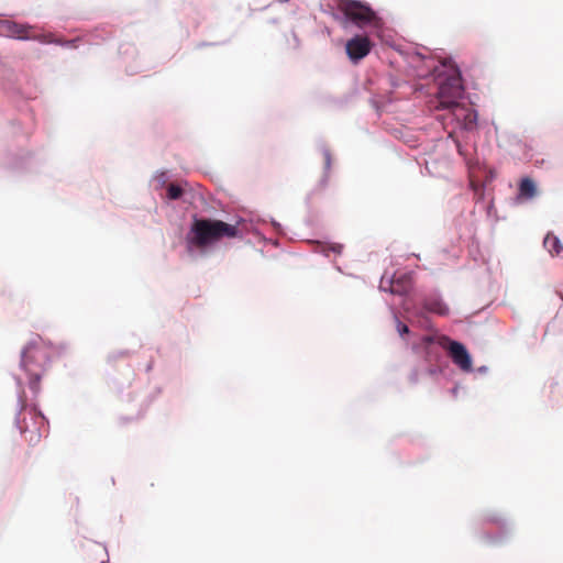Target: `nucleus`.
<instances>
[{
    "mask_svg": "<svg viewBox=\"0 0 563 563\" xmlns=\"http://www.w3.org/2000/svg\"><path fill=\"white\" fill-rule=\"evenodd\" d=\"M457 390H459V387H457V386H455V387L452 389V394H453V396H454V397H456V396H457Z\"/></svg>",
    "mask_w": 563,
    "mask_h": 563,
    "instance_id": "19",
    "label": "nucleus"
},
{
    "mask_svg": "<svg viewBox=\"0 0 563 563\" xmlns=\"http://www.w3.org/2000/svg\"><path fill=\"white\" fill-rule=\"evenodd\" d=\"M423 308L428 312L437 313L439 316H448L450 311L448 305L440 297L434 295L424 298Z\"/></svg>",
    "mask_w": 563,
    "mask_h": 563,
    "instance_id": "9",
    "label": "nucleus"
},
{
    "mask_svg": "<svg viewBox=\"0 0 563 563\" xmlns=\"http://www.w3.org/2000/svg\"><path fill=\"white\" fill-rule=\"evenodd\" d=\"M323 155H324L325 168L329 169L330 165H331V155L328 151H325Z\"/></svg>",
    "mask_w": 563,
    "mask_h": 563,
    "instance_id": "18",
    "label": "nucleus"
},
{
    "mask_svg": "<svg viewBox=\"0 0 563 563\" xmlns=\"http://www.w3.org/2000/svg\"><path fill=\"white\" fill-rule=\"evenodd\" d=\"M452 357L454 364L461 369L468 372L472 369L471 354H449Z\"/></svg>",
    "mask_w": 563,
    "mask_h": 563,
    "instance_id": "13",
    "label": "nucleus"
},
{
    "mask_svg": "<svg viewBox=\"0 0 563 563\" xmlns=\"http://www.w3.org/2000/svg\"><path fill=\"white\" fill-rule=\"evenodd\" d=\"M183 188L177 184H169L167 186V197L170 200L179 199L183 196Z\"/></svg>",
    "mask_w": 563,
    "mask_h": 563,
    "instance_id": "14",
    "label": "nucleus"
},
{
    "mask_svg": "<svg viewBox=\"0 0 563 563\" xmlns=\"http://www.w3.org/2000/svg\"><path fill=\"white\" fill-rule=\"evenodd\" d=\"M372 46L367 36L356 35L346 42L345 48L350 59L358 62L369 54Z\"/></svg>",
    "mask_w": 563,
    "mask_h": 563,
    "instance_id": "6",
    "label": "nucleus"
},
{
    "mask_svg": "<svg viewBox=\"0 0 563 563\" xmlns=\"http://www.w3.org/2000/svg\"><path fill=\"white\" fill-rule=\"evenodd\" d=\"M33 26L10 20L0 21V32L18 40H31Z\"/></svg>",
    "mask_w": 563,
    "mask_h": 563,
    "instance_id": "7",
    "label": "nucleus"
},
{
    "mask_svg": "<svg viewBox=\"0 0 563 563\" xmlns=\"http://www.w3.org/2000/svg\"><path fill=\"white\" fill-rule=\"evenodd\" d=\"M241 236L239 224L227 223L214 219H196L187 234V244L198 251L219 243L223 239Z\"/></svg>",
    "mask_w": 563,
    "mask_h": 563,
    "instance_id": "1",
    "label": "nucleus"
},
{
    "mask_svg": "<svg viewBox=\"0 0 563 563\" xmlns=\"http://www.w3.org/2000/svg\"><path fill=\"white\" fill-rule=\"evenodd\" d=\"M343 247L344 246L340 243H331L328 245V250L336 255H340L343 252Z\"/></svg>",
    "mask_w": 563,
    "mask_h": 563,
    "instance_id": "17",
    "label": "nucleus"
},
{
    "mask_svg": "<svg viewBox=\"0 0 563 563\" xmlns=\"http://www.w3.org/2000/svg\"><path fill=\"white\" fill-rule=\"evenodd\" d=\"M543 244L552 255H559L563 250V245L561 244L560 240L554 235L548 234L543 241Z\"/></svg>",
    "mask_w": 563,
    "mask_h": 563,
    "instance_id": "12",
    "label": "nucleus"
},
{
    "mask_svg": "<svg viewBox=\"0 0 563 563\" xmlns=\"http://www.w3.org/2000/svg\"><path fill=\"white\" fill-rule=\"evenodd\" d=\"M31 40H35L40 43H44V44H57V45H63V46H68V47H77L76 45V42L77 40H69V41H64L62 40L60 37L56 36L54 33H43V34H38V35H32Z\"/></svg>",
    "mask_w": 563,
    "mask_h": 563,
    "instance_id": "10",
    "label": "nucleus"
},
{
    "mask_svg": "<svg viewBox=\"0 0 563 563\" xmlns=\"http://www.w3.org/2000/svg\"><path fill=\"white\" fill-rule=\"evenodd\" d=\"M537 194V187L532 179L526 177L519 185V197L523 199H531Z\"/></svg>",
    "mask_w": 563,
    "mask_h": 563,
    "instance_id": "11",
    "label": "nucleus"
},
{
    "mask_svg": "<svg viewBox=\"0 0 563 563\" xmlns=\"http://www.w3.org/2000/svg\"><path fill=\"white\" fill-rule=\"evenodd\" d=\"M463 93V87L461 84V78L457 76L449 77L445 81H443L438 91V99L440 109H450L454 113L459 110L460 107V98Z\"/></svg>",
    "mask_w": 563,
    "mask_h": 563,
    "instance_id": "4",
    "label": "nucleus"
},
{
    "mask_svg": "<svg viewBox=\"0 0 563 563\" xmlns=\"http://www.w3.org/2000/svg\"><path fill=\"white\" fill-rule=\"evenodd\" d=\"M413 347L426 349V350L442 349L444 352H453V353L466 352L465 347L461 343H459L456 341H452L450 338H448L439 332H433V333L423 335L420 339L419 344H416L413 342Z\"/></svg>",
    "mask_w": 563,
    "mask_h": 563,
    "instance_id": "5",
    "label": "nucleus"
},
{
    "mask_svg": "<svg viewBox=\"0 0 563 563\" xmlns=\"http://www.w3.org/2000/svg\"><path fill=\"white\" fill-rule=\"evenodd\" d=\"M102 563H107V562H102Z\"/></svg>",
    "mask_w": 563,
    "mask_h": 563,
    "instance_id": "20",
    "label": "nucleus"
},
{
    "mask_svg": "<svg viewBox=\"0 0 563 563\" xmlns=\"http://www.w3.org/2000/svg\"><path fill=\"white\" fill-rule=\"evenodd\" d=\"M412 286L411 275L407 273L395 274L393 279L390 280V292L397 295L407 294Z\"/></svg>",
    "mask_w": 563,
    "mask_h": 563,
    "instance_id": "8",
    "label": "nucleus"
},
{
    "mask_svg": "<svg viewBox=\"0 0 563 563\" xmlns=\"http://www.w3.org/2000/svg\"><path fill=\"white\" fill-rule=\"evenodd\" d=\"M396 329L397 332L401 338H406L407 335H410V330L407 324L402 323L400 320L396 318Z\"/></svg>",
    "mask_w": 563,
    "mask_h": 563,
    "instance_id": "16",
    "label": "nucleus"
},
{
    "mask_svg": "<svg viewBox=\"0 0 563 563\" xmlns=\"http://www.w3.org/2000/svg\"><path fill=\"white\" fill-rule=\"evenodd\" d=\"M45 424L44 416L36 411V409H24L19 420V428L21 433L24 434L25 441L34 446L40 443L42 439V428Z\"/></svg>",
    "mask_w": 563,
    "mask_h": 563,
    "instance_id": "3",
    "label": "nucleus"
},
{
    "mask_svg": "<svg viewBox=\"0 0 563 563\" xmlns=\"http://www.w3.org/2000/svg\"><path fill=\"white\" fill-rule=\"evenodd\" d=\"M32 358H33V354H22L21 364L26 368L27 372H30L36 378H40V374L38 373L33 372L31 368H29V365H30Z\"/></svg>",
    "mask_w": 563,
    "mask_h": 563,
    "instance_id": "15",
    "label": "nucleus"
},
{
    "mask_svg": "<svg viewBox=\"0 0 563 563\" xmlns=\"http://www.w3.org/2000/svg\"><path fill=\"white\" fill-rule=\"evenodd\" d=\"M339 10L358 27L378 26L379 19L366 3L356 0H341Z\"/></svg>",
    "mask_w": 563,
    "mask_h": 563,
    "instance_id": "2",
    "label": "nucleus"
}]
</instances>
